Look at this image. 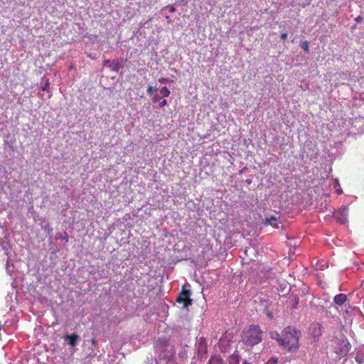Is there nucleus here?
<instances>
[{
  "instance_id": "f257e3e1",
  "label": "nucleus",
  "mask_w": 364,
  "mask_h": 364,
  "mask_svg": "<svg viewBox=\"0 0 364 364\" xmlns=\"http://www.w3.org/2000/svg\"><path fill=\"white\" fill-rule=\"evenodd\" d=\"M301 332L292 326H287L282 332L280 346L289 352H296L299 348Z\"/></svg>"
},
{
  "instance_id": "f03ea898",
  "label": "nucleus",
  "mask_w": 364,
  "mask_h": 364,
  "mask_svg": "<svg viewBox=\"0 0 364 364\" xmlns=\"http://www.w3.org/2000/svg\"><path fill=\"white\" fill-rule=\"evenodd\" d=\"M263 339V332L257 325L250 326L242 331V341L248 346L252 347Z\"/></svg>"
},
{
  "instance_id": "7ed1b4c3",
  "label": "nucleus",
  "mask_w": 364,
  "mask_h": 364,
  "mask_svg": "<svg viewBox=\"0 0 364 364\" xmlns=\"http://www.w3.org/2000/svg\"><path fill=\"white\" fill-rule=\"evenodd\" d=\"M156 348L159 352L161 359L169 360L173 355V347L169 345L168 341L166 338L158 339L156 343Z\"/></svg>"
},
{
  "instance_id": "20e7f679",
  "label": "nucleus",
  "mask_w": 364,
  "mask_h": 364,
  "mask_svg": "<svg viewBox=\"0 0 364 364\" xmlns=\"http://www.w3.org/2000/svg\"><path fill=\"white\" fill-rule=\"evenodd\" d=\"M191 291L190 289H186L183 287L176 301L179 304H183L185 307L192 304V299H190Z\"/></svg>"
},
{
  "instance_id": "39448f33",
  "label": "nucleus",
  "mask_w": 364,
  "mask_h": 364,
  "mask_svg": "<svg viewBox=\"0 0 364 364\" xmlns=\"http://www.w3.org/2000/svg\"><path fill=\"white\" fill-rule=\"evenodd\" d=\"M347 208H343L335 213V218L338 223L343 225L347 222Z\"/></svg>"
},
{
  "instance_id": "423d86ee",
  "label": "nucleus",
  "mask_w": 364,
  "mask_h": 364,
  "mask_svg": "<svg viewBox=\"0 0 364 364\" xmlns=\"http://www.w3.org/2000/svg\"><path fill=\"white\" fill-rule=\"evenodd\" d=\"M281 223L279 218L274 217V216H270L267 217L265 218L264 225H271L274 228H279V225Z\"/></svg>"
},
{
  "instance_id": "0eeeda50",
  "label": "nucleus",
  "mask_w": 364,
  "mask_h": 364,
  "mask_svg": "<svg viewBox=\"0 0 364 364\" xmlns=\"http://www.w3.org/2000/svg\"><path fill=\"white\" fill-rule=\"evenodd\" d=\"M63 338L65 341H68V344L70 346L75 347L77 345L79 336L75 333H73L71 335L67 334L64 336Z\"/></svg>"
},
{
  "instance_id": "6e6552de",
  "label": "nucleus",
  "mask_w": 364,
  "mask_h": 364,
  "mask_svg": "<svg viewBox=\"0 0 364 364\" xmlns=\"http://www.w3.org/2000/svg\"><path fill=\"white\" fill-rule=\"evenodd\" d=\"M347 300V296L345 294H339L334 296L333 301L338 306H342Z\"/></svg>"
},
{
  "instance_id": "1a4fd4ad",
  "label": "nucleus",
  "mask_w": 364,
  "mask_h": 364,
  "mask_svg": "<svg viewBox=\"0 0 364 364\" xmlns=\"http://www.w3.org/2000/svg\"><path fill=\"white\" fill-rule=\"evenodd\" d=\"M228 364H240L239 356L236 355H232L228 358Z\"/></svg>"
},
{
  "instance_id": "9d476101",
  "label": "nucleus",
  "mask_w": 364,
  "mask_h": 364,
  "mask_svg": "<svg viewBox=\"0 0 364 364\" xmlns=\"http://www.w3.org/2000/svg\"><path fill=\"white\" fill-rule=\"evenodd\" d=\"M271 338L272 339L277 340L280 345V341L282 340V336H281L277 332H272Z\"/></svg>"
},
{
  "instance_id": "9b49d317",
  "label": "nucleus",
  "mask_w": 364,
  "mask_h": 364,
  "mask_svg": "<svg viewBox=\"0 0 364 364\" xmlns=\"http://www.w3.org/2000/svg\"><path fill=\"white\" fill-rule=\"evenodd\" d=\"M160 93L163 95V97H168L170 95V90L167 87H163L160 90Z\"/></svg>"
},
{
  "instance_id": "f8f14e48",
  "label": "nucleus",
  "mask_w": 364,
  "mask_h": 364,
  "mask_svg": "<svg viewBox=\"0 0 364 364\" xmlns=\"http://www.w3.org/2000/svg\"><path fill=\"white\" fill-rule=\"evenodd\" d=\"M301 48L306 53H308L309 52V43L306 41L302 42Z\"/></svg>"
},
{
  "instance_id": "ddd939ff",
  "label": "nucleus",
  "mask_w": 364,
  "mask_h": 364,
  "mask_svg": "<svg viewBox=\"0 0 364 364\" xmlns=\"http://www.w3.org/2000/svg\"><path fill=\"white\" fill-rule=\"evenodd\" d=\"M96 355V353L95 351V349L93 348H91L89 349V352L87 353V358H93Z\"/></svg>"
},
{
  "instance_id": "4468645a",
  "label": "nucleus",
  "mask_w": 364,
  "mask_h": 364,
  "mask_svg": "<svg viewBox=\"0 0 364 364\" xmlns=\"http://www.w3.org/2000/svg\"><path fill=\"white\" fill-rule=\"evenodd\" d=\"M339 186V183H338V180H336V186H335V188H336V192L338 194V195H341L343 193V191L342 189L339 187V188H336V186Z\"/></svg>"
},
{
  "instance_id": "2eb2a0df",
  "label": "nucleus",
  "mask_w": 364,
  "mask_h": 364,
  "mask_svg": "<svg viewBox=\"0 0 364 364\" xmlns=\"http://www.w3.org/2000/svg\"><path fill=\"white\" fill-rule=\"evenodd\" d=\"M157 90V88L156 87H153V86H149L147 87V92L149 94V95H151L154 92L156 91Z\"/></svg>"
},
{
  "instance_id": "dca6fc26",
  "label": "nucleus",
  "mask_w": 364,
  "mask_h": 364,
  "mask_svg": "<svg viewBox=\"0 0 364 364\" xmlns=\"http://www.w3.org/2000/svg\"><path fill=\"white\" fill-rule=\"evenodd\" d=\"M268 363H271V364H277L278 363V358H276V357H272L271 358H269V360H268Z\"/></svg>"
},
{
  "instance_id": "f3484780",
  "label": "nucleus",
  "mask_w": 364,
  "mask_h": 364,
  "mask_svg": "<svg viewBox=\"0 0 364 364\" xmlns=\"http://www.w3.org/2000/svg\"><path fill=\"white\" fill-rule=\"evenodd\" d=\"M112 70L114 71H118L119 69V63L118 62H115L112 63Z\"/></svg>"
},
{
  "instance_id": "a211bd4d",
  "label": "nucleus",
  "mask_w": 364,
  "mask_h": 364,
  "mask_svg": "<svg viewBox=\"0 0 364 364\" xmlns=\"http://www.w3.org/2000/svg\"><path fill=\"white\" fill-rule=\"evenodd\" d=\"M168 78H165V77H161L159 79V82L161 84H166L167 82H168Z\"/></svg>"
},
{
  "instance_id": "6ab92c4d",
  "label": "nucleus",
  "mask_w": 364,
  "mask_h": 364,
  "mask_svg": "<svg viewBox=\"0 0 364 364\" xmlns=\"http://www.w3.org/2000/svg\"><path fill=\"white\" fill-rule=\"evenodd\" d=\"M167 7L168 8L170 12L173 13L176 11V8L174 6L168 5Z\"/></svg>"
},
{
  "instance_id": "aec40b11",
  "label": "nucleus",
  "mask_w": 364,
  "mask_h": 364,
  "mask_svg": "<svg viewBox=\"0 0 364 364\" xmlns=\"http://www.w3.org/2000/svg\"><path fill=\"white\" fill-rule=\"evenodd\" d=\"M166 105H167V101H166V100H163L159 103V107H165Z\"/></svg>"
},
{
  "instance_id": "412c9836",
  "label": "nucleus",
  "mask_w": 364,
  "mask_h": 364,
  "mask_svg": "<svg viewBox=\"0 0 364 364\" xmlns=\"http://www.w3.org/2000/svg\"><path fill=\"white\" fill-rule=\"evenodd\" d=\"M288 34L287 33H283L281 34V38L282 40L284 41L287 38Z\"/></svg>"
},
{
  "instance_id": "4be33fe9",
  "label": "nucleus",
  "mask_w": 364,
  "mask_h": 364,
  "mask_svg": "<svg viewBox=\"0 0 364 364\" xmlns=\"http://www.w3.org/2000/svg\"><path fill=\"white\" fill-rule=\"evenodd\" d=\"M90 342H91V344H92V346H97V341L95 338H92L90 340Z\"/></svg>"
},
{
  "instance_id": "5701e85b",
  "label": "nucleus",
  "mask_w": 364,
  "mask_h": 364,
  "mask_svg": "<svg viewBox=\"0 0 364 364\" xmlns=\"http://www.w3.org/2000/svg\"><path fill=\"white\" fill-rule=\"evenodd\" d=\"M159 99H160V97H159V95H155V96H154V97H153L152 100H153V102H155L159 101Z\"/></svg>"
},
{
  "instance_id": "b1692460",
  "label": "nucleus",
  "mask_w": 364,
  "mask_h": 364,
  "mask_svg": "<svg viewBox=\"0 0 364 364\" xmlns=\"http://www.w3.org/2000/svg\"><path fill=\"white\" fill-rule=\"evenodd\" d=\"M362 19H363V18H362V17H361L360 16H357V17L355 18V21L356 22H358V23H360V22H361Z\"/></svg>"
},
{
  "instance_id": "393cba45",
  "label": "nucleus",
  "mask_w": 364,
  "mask_h": 364,
  "mask_svg": "<svg viewBox=\"0 0 364 364\" xmlns=\"http://www.w3.org/2000/svg\"><path fill=\"white\" fill-rule=\"evenodd\" d=\"M218 361H219L218 359H216V358H212V359H210V364H212V363H213L214 362H218Z\"/></svg>"
},
{
  "instance_id": "a878e982",
  "label": "nucleus",
  "mask_w": 364,
  "mask_h": 364,
  "mask_svg": "<svg viewBox=\"0 0 364 364\" xmlns=\"http://www.w3.org/2000/svg\"><path fill=\"white\" fill-rule=\"evenodd\" d=\"M63 240H65L66 242L68 241V235L67 232H65V236L63 237Z\"/></svg>"
},
{
  "instance_id": "bb28decb",
  "label": "nucleus",
  "mask_w": 364,
  "mask_h": 364,
  "mask_svg": "<svg viewBox=\"0 0 364 364\" xmlns=\"http://www.w3.org/2000/svg\"><path fill=\"white\" fill-rule=\"evenodd\" d=\"M48 87H49V83L47 82L44 86V87L43 88V90H48Z\"/></svg>"
},
{
  "instance_id": "cd10ccee",
  "label": "nucleus",
  "mask_w": 364,
  "mask_h": 364,
  "mask_svg": "<svg viewBox=\"0 0 364 364\" xmlns=\"http://www.w3.org/2000/svg\"><path fill=\"white\" fill-rule=\"evenodd\" d=\"M57 238H61V234L60 233H58L57 234Z\"/></svg>"
},
{
  "instance_id": "c85d7f7f",
  "label": "nucleus",
  "mask_w": 364,
  "mask_h": 364,
  "mask_svg": "<svg viewBox=\"0 0 364 364\" xmlns=\"http://www.w3.org/2000/svg\"><path fill=\"white\" fill-rule=\"evenodd\" d=\"M166 20H168V22H170V21H171L169 20V16H166Z\"/></svg>"
},
{
  "instance_id": "c756f323",
  "label": "nucleus",
  "mask_w": 364,
  "mask_h": 364,
  "mask_svg": "<svg viewBox=\"0 0 364 364\" xmlns=\"http://www.w3.org/2000/svg\"><path fill=\"white\" fill-rule=\"evenodd\" d=\"M109 60H107L105 61V63H109Z\"/></svg>"
}]
</instances>
